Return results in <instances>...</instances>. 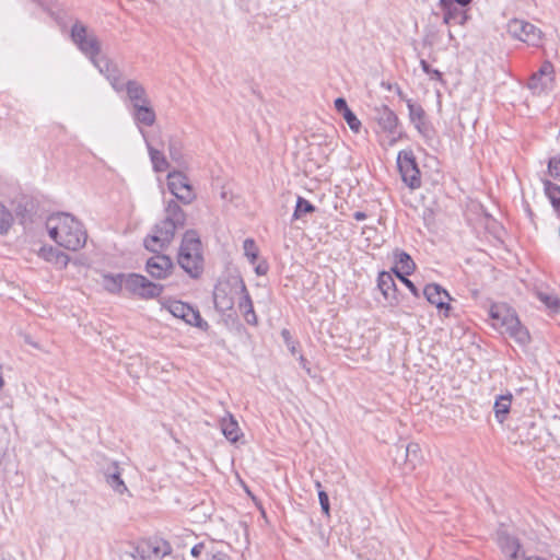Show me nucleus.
Masks as SVG:
<instances>
[{
  "label": "nucleus",
  "instance_id": "21",
  "mask_svg": "<svg viewBox=\"0 0 560 560\" xmlns=\"http://www.w3.org/2000/svg\"><path fill=\"white\" fill-rule=\"evenodd\" d=\"M497 541L506 560L517 559L521 544L516 537L509 535L506 532H498Z\"/></svg>",
  "mask_w": 560,
  "mask_h": 560
},
{
  "label": "nucleus",
  "instance_id": "36",
  "mask_svg": "<svg viewBox=\"0 0 560 560\" xmlns=\"http://www.w3.org/2000/svg\"><path fill=\"white\" fill-rule=\"evenodd\" d=\"M406 104L408 107L409 119L411 122H415L420 119H424L427 117L425 110L419 103H416L410 98H407Z\"/></svg>",
  "mask_w": 560,
  "mask_h": 560
},
{
  "label": "nucleus",
  "instance_id": "30",
  "mask_svg": "<svg viewBox=\"0 0 560 560\" xmlns=\"http://www.w3.org/2000/svg\"><path fill=\"white\" fill-rule=\"evenodd\" d=\"M536 26L520 19H513L508 23L509 35H535Z\"/></svg>",
  "mask_w": 560,
  "mask_h": 560
},
{
  "label": "nucleus",
  "instance_id": "32",
  "mask_svg": "<svg viewBox=\"0 0 560 560\" xmlns=\"http://www.w3.org/2000/svg\"><path fill=\"white\" fill-rule=\"evenodd\" d=\"M533 293L541 303H544L551 311H560V300L556 294L542 291L539 288H535L533 290Z\"/></svg>",
  "mask_w": 560,
  "mask_h": 560
},
{
  "label": "nucleus",
  "instance_id": "12",
  "mask_svg": "<svg viewBox=\"0 0 560 560\" xmlns=\"http://www.w3.org/2000/svg\"><path fill=\"white\" fill-rule=\"evenodd\" d=\"M133 551L139 556V560H162L171 552V546L165 540L141 541Z\"/></svg>",
  "mask_w": 560,
  "mask_h": 560
},
{
  "label": "nucleus",
  "instance_id": "27",
  "mask_svg": "<svg viewBox=\"0 0 560 560\" xmlns=\"http://www.w3.org/2000/svg\"><path fill=\"white\" fill-rule=\"evenodd\" d=\"M513 395L511 393L500 395L497 397L494 405H493V411L494 417L499 423H503L508 415L511 410Z\"/></svg>",
  "mask_w": 560,
  "mask_h": 560
},
{
  "label": "nucleus",
  "instance_id": "49",
  "mask_svg": "<svg viewBox=\"0 0 560 560\" xmlns=\"http://www.w3.org/2000/svg\"><path fill=\"white\" fill-rule=\"evenodd\" d=\"M205 548H206V546H205L203 542H198V544H196L191 548L190 553H191L192 557L198 558V557L201 556V553L203 552Z\"/></svg>",
  "mask_w": 560,
  "mask_h": 560
},
{
  "label": "nucleus",
  "instance_id": "33",
  "mask_svg": "<svg viewBox=\"0 0 560 560\" xmlns=\"http://www.w3.org/2000/svg\"><path fill=\"white\" fill-rule=\"evenodd\" d=\"M545 194L550 200L553 209L560 217V186L550 180L544 182Z\"/></svg>",
  "mask_w": 560,
  "mask_h": 560
},
{
  "label": "nucleus",
  "instance_id": "54",
  "mask_svg": "<svg viewBox=\"0 0 560 560\" xmlns=\"http://www.w3.org/2000/svg\"><path fill=\"white\" fill-rule=\"evenodd\" d=\"M389 272H392V275L394 273L398 279H399V276H402L400 273V270L397 268V264L394 265V267L392 268V270Z\"/></svg>",
  "mask_w": 560,
  "mask_h": 560
},
{
  "label": "nucleus",
  "instance_id": "6",
  "mask_svg": "<svg viewBox=\"0 0 560 560\" xmlns=\"http://www.w3.org/2000/svg\"><path fill=\"white\" fill-rule=\"evenodd\" d=\"M124 289L141 300H150L159 298L164 290V285L154 283L140 273L130 272L125 273Z\"/></svg>",
  "mask_w": 560,
  "mask_h": 560
},
{
  "label": "nucleus",
  "instance_id": "9",
  "mask_svg": "<svg viewBox=\"0 0 560 560\" xmlns=\"http://www.w3.org/2000/svg\"><path fill=\"white\" fill-rule=\"evenodd\" d=\"M555 81L553 65L546 60L541 63L540 68L532 74L528 80L527 86L535 94L546 93L552 90Z\"/></svg>",
  "mask_w": 560,
  "mask_h": 560
},
{
  "label": "nucleus",
  "instance_id": "50",
  "mask_svg": "<svg viewBox=\"0 0 560 560\" xmlns=\"http://www.w3.org/2000/svg\"><path fill=\"white\" fill-rule=\"evenodd\" d=\"M517 38L528 45H532V46H536V47L542 46V44L540 43L542 37H532L534 40H527L523 37H517Z\"/></svg>",
  "mask_w": 560,
  "mask_h": 560
},
{
  "label": "nucleus",
  "instance_id": "26",
  "mask_svg": "<svg viewBox=\"0 0 560 560\" xmlns=\"http://www.w3.org/2000/svg\"><path fill=\"white\" fill-rule=\"evenodd\" d=\"M71 39L91 61L101 55V44L97 37H71Z\"/></svg>",
  "mask_w": 560,
  "mask_h": 560
},
{
  "label": "nucleus",
  "instance_id": "48",
  "mask_svg": "<svg viewBox=\"0 0 560 560\" xmlns=\"http://www.w3.org/2000/svg\"><path fill=\"white\" fill-rule=\"evenodd\" d=\"M269 270V265L266 260L260 261L255 267V272L258 276H265Z\"/></svg>",
  "mask_w": 560,
  "mask_h": 560
},
{
  "label": "nucleus",
  "instance_id": "46",
  "mask_svg": "<svg viewBox=\"0 0 560 560\" xmlns=\"http://www.w3.org/2000/svg\"><path fill=\"white\" fill-rule=\"evenodd\" d=\"M409 275L399 276V280L409 289L413 296L419 298L420 293L415 283L408 279Z\"/></svg>",
  "mask_w": 560,
  "mask_h": 560
},
{
  "label": "nucleus",
  "instance_id": "25",
  "mask_svg": "<svg viewBox=\"0 0 560 560\" xmlns=\"http://www.w3.org/2000/svg\"><path fill=\"white\" fill-rule=\"evenodd\" d=\"M220 429L225 439L231 443H236L243 436L236 419L230 412L220 420Z\"/></svg>",
  "mask_w": 560,
  "mask_h": 560
},
{
  "label": "nucleus",
  "instance_id": "45",
  "mask_svg": "<svg viewBox=\"0 0 560 560\" xmlns=\"http://www.w3.org/2000/svg\"><path fill=\"white\" fill-rule=\"evenodd\" d=\"M207 560H232L226 552L214 549L207 551Z\"/></svg>",
  "mask_w": 560,
  "mask_h": 560
},
{
  "label": "nucleus",
  "instance_id": "1",
  "mask_svg": "<svg viewBox=\"0 0 560 560\" xmlns=\"http://www.w3.org/2000/svg\"><path fill=\"white\" fill-rule=\"evenodd\" d=\"M165 217L154 224L151 233L143 240V246L151 253L162 252L174 240L178 229L186 224V213L176 200H170L164 208Z\"/></svg>",
  "mask_w": 560,
  "mask_h": 560
},
{
  "label": "nucleus",
  "instance_id": "57",
  "mask_svg": "<svg viewBox=\"0 0 560 560\" xmlns=\"http://www.w3.org/2000/svg\"><path fill=\"white\" fill-rule=\"evenodd\" d=\"M58 258H62L63 259V264L67 265V261H68V256L67 255L60 254V255H58Z\"/></svg>",
  "mask_w": 560,
  "mask_h": 560
},
{
  "label": "nucleus",
  "instance_id": "13",
  "mask_svg": "<svg viewBox=\"0 0 560 560\" xmlns=\"http://www.w3.org/2000/svg\"><path fill=\"white\" fill-rule=\"evenodd\" d=\"M145 262V271L155 279H166L171 276L174 264L173 260L161 252L154 253Z\"/></svg>",
  "mask_w": 560,
  "mask_h": 560
},
{
  "label": "nucleus",
  "instance_id": "34",
  "mask_svg": "<svg viewBox=\"0 0 560 560\" xmlns=\"http://www.w3.org/2000/svg\"><path fill=\"white\" fill-rule=\"evenodd\" d=\"M316 211V207L304 197L298 196L295 209L293 212V220H300L303 215Z\"/></svg>",
  "mask_w": 560,
  "mask_h": 560
},
{
  "label": "nucleus",
  "instance_id": "42",
  "mask_svg": "<svg viewBox=\"0 0 560 560\" xmlns=\"http://www.w3.org/2000/svg\"><path fill=\"white\" fill-rule=\"evenodd\" d=\"M342 117L347 121L349 128L353 132L358 133L360 131V129H361V121L358 119V117L355 116V114L351 109H349L348 112L342 114Z\"/></svg>",
  "mask_w": 560,
  "mask_h": 560
},
{
  "label": "nucleus",
  "instance_id": "43",
  "mask_svg": "<svg viewBox=\"0 0 560 560\" xmlns=\"http://www.w3.org/2000/svg\"><path fill=\"white\" fill-rule=\"evenodd\" d=\"M548 171L553 178L560 179V154L549 159Z\"/></svg>",
  "mask_w": 560,
  "mask_h": 560
},
{
  "label": "nucleus",
  "instance_id": "41",
  "mask_svg": "<svg viewBox=\"0 0 560 560\" xmlns=\"http://www.w3.org/2000/svg\"><path fill=\"white\" fill-rule=\"evenodd\" d=\"M316 488L318 489V500L322 511L328 516L330 511L329 497L326 491L322 490V485L319 481L316 482Z\"/></svg>",
  "mask_w": 560,
  "mask_h": 560
},
{
  "label": "nucleus",
  "instance_id": "51",
  "mask_svg": "<svg viewBox=\"0 0 560 560\" xmlns=\"http://www.w3.org/2000/svg\"><path fill=\"white\" fill-rule=\"evenodd\" d=\"M450 1L453 3V5L455 8H462V9H464L471 2V0H450Z\"/></svg>",
  "mask_w": 560,
  "mask_h": 560
},
{
  "label": "nucleus",
  "instance_id": "4",
  "mask_svg": "<svg viewBox=\"0 0 560 560\" xmlns=\"http://www.w3.org/2000/svg\"><path fill=\"white\" fill-rule=\"evenodd\" d=\"M177 261L191 278L198 279L202 275L205 265L202 244L195 230L184 233Z\"/></svg>",
  "mask_w": 560,
  "mask_h": 560
},
{
  "label": "nucleus",
  "instance_id": "58",
  "mask_svg": "<svg viewBox=\"0 0 560 560\" xmlns=\"http://www.w3.org/2000/svg\"><path fill=\"white\" fill-rule=\"evenodd\" d=\"M530 439H532V434H530V432H528V433L526 434V436H525V441H526V442H529V441H530ZM523 442H524V440H522V443H523Z\"/></svg>",
  "mask_w": 560,
  "mask_h": 560
},
{
  "label": "nucleus",
  "instance_id": "3",
  "mask_svg": "<svg viewBox=\"0 0 560 560\" xmlns=\"http://www.w3.org/2000/svg\"><path fill=\"white\" fill-rule=\"evenodd\" d=\"M489 317L492 320V326L501 334H506L518 345L529 343L530 335L513 308L505 304H493L489 310Z\"/></svg>",
  "mask_w": 560,
  "mask_h": 560
},
{
  "label": "nucleus",
  "instance_id": "17",
  "mask_svg": "<svg viewBox=\"0 0 560 560\" xmlns=\"http://www.w3.org/2000/svg\"><path fill=\"white\" fill-rule=\"evenodd\" d=\"M376 112L377 124L385 132L394 137L400 135L398 131L399 119L394 110H392L388 106L383 105L381 108H377Z\"/></svg>",
  "mask_w": 560,
  "mask_h": 560
},
{
  "label": "nucleus",
  "instance_id": "28",
  "mask_svg": "<svg viewBox=\"0 0 560 560\" xmlns=\"http://www.w3.org/2000/svg\"><path fill=\"white\" fill-rule=\"evenodd\" d=\"M125 284V273H104L102 276V285L103 288L112 293L119 294L121 293Z\"/></svg>",
  "mask_w": 560,
  "mask_h": 560
},
{
  "label": "nucleus",
  "instance_id": "15",
  "mask_svg": "<svg viewBox=\"0 0 560 560\" xmlns=\"http://www.w3.org/2000/svg\"><path fill=\"white\" fill-rule=\"evenodd\" d=\"M377 288L389 306H397L399 304L398 290L392 272L381 271L378 273Z\"/></svg>",
  "mask_w": 560,
  "mask_h": 560
},
{
  "label": "nucleus",
  "instance_id": "20",
  "mask_svg": "<svg viewBox=\"0 0 560 560\" xmlns=\"http://www.w3.org/2000/svg\"><path fill=\"white\" fill-rule=\"evenodd\" d=\"M106 483L118 494L128 493L131 497L127 486L125 485L120 468L117 462L110 463V465L104 471Z\"/></svg>",
  "mask_w": 560,
  "mask_h": 560
},
{
  "label": "nucleus",
  "instance_id": "60",
  "mask_svg": "<svg viewBox=\"0 0 560 560\" xmlns=\"http://www.w3.org/2000/svg\"><path fill=\"white\" fill-rule=\"evenodd\" d=\"M560 560V559H559Z\"/></svg>",
  "mask_w": 560,
  "mask_h": 560
},
{
  "label": "nucleus",
  "instance_id": "59",
  "mask_svg": "<svg viewBox=\"0 0 560 560\" xmlns=\"http://www.w3.org/2000/svg\"><path fill=\"white\" fill-rule=\"evenodd\" d=\"M525 560H547V559L539 558V557H535V558L529 557V558H526Z\"/></svg>",
  "mask_w": 560,
  "mask_h": 560
},
{
  "label": "nucleus",
  "instance_id": "10",
  "mask_svg": "<svg viewBox=\"0 0 560 560\" xmlns=\"http://www.w3.org/2000/svg\"><path fill=\"white\" fill-rule=\"evenodd\" d=\"M171 314L177 318L183 319L186 324L206 330L209 325L202 319L200 312L194 308L188 303L182 301H173L168 305Z\"/></svg>",
  "mask_w": 560,
  "mask_h": 560
},
{
  "label": "nucleus",
  "instance_id": "53",
  "mask_svg": "<svg viewBox=\"0 0 560 560\" xmlns=\"http://www.w3.org/2000/svg\"><path fill=\"white\" fill-rule=\"evenodd\" d=\"M523 427L525 428H528V429H536V424L534 421L532 420H526L523 422Z\"/></svg>",
  "mask_w": 560,
  "mask_h": 560
},
{
  "label": "nucleus",
  "instance_id": "29",
  "mask_svg": "<svg viewBox=\"0 0 560 560\" xmlns=\"http://www.w3.org/2000/svg\"><path fill=\"white\" fill-rule=\"evenodd\" d=\"M394 261L397 264L401 275H411L416 269V264L411 256L404 250L396 249L394 252Z\"/></svg>",
  "mask_w": 560,
  "mask_h": 560
},
{
  "label": "nucleus",
  "instance_id": "8",
  "mask_svg": "<svg viewBox=\"0 0 560 560\" xmlns=\"http://www.w3.org/2000/svg\"><path fill=\"white\" fill-rule=\"evenodd\" d=\"M167 187L176 200L184 205H190L196 199V192L189 178L180 171L168 173Z\"/></svg>",
  "mask_w": 560,
  "mask_h": 560
},
{
  "label": "nucleus",
  "instance_id": "35",
  "mask_svg": "<svg viewBox=\"0 0 560 560\" xmlns=\"http://www.w3.org/2000/svg\"><path fill=\"white\" fill-rule=\"evenodd\" d=\"M13 223L12 213L0 201V235H5Z\"/></svg>",
  "mask_w": 560,
  "mask_h": 560
},
{
  "label": "nucleus",
  "instance_id": "19",
  "mask_svg": "<svg viewBox=\"0 0 560 560\" xmlns=\"http://www.w3.org/2000/svg\"><path fill=\"white\" fill-rule=\"evenodd\" d=\"M240 292L242 293V296L238 302V308L243 314L245 322L248 325L257 326L258 317L255 313L252 298L243 280H241Z\"/></svg>",
  "mask_w": 560,
  "mask_h": 560
},
{
  "label": "nucleus",
  "instance_id": "47",
  "mask_svg": "<svg viewBox=\"0 0 560 560\" xmlns=\"http://www.w3.org/2000/svg\"><path fill=\"white\" fill-rule=\"evenodd\" d=\"M335 108L341 115L350 109L348 107L347 101L343 97H338L335 100Z\"/></svg>",
  "mask_w": 560,
  "mask_h": 560
},
{
  "label": "nucleus",
  "instance_id": "52",
  "mask_svg": "<svg viewBox=\"0 0 560 560\" xmlns=\"http://www.w3.org/2000/svg\"><path fill=\"white\" fill-rule=\"evenodd\" d=\"M368 218L366 213L363 211H355L353 213V219L357 221H363Z\"/></svg>",
  "mask_w": 560,
  "mask_h": 560
},
{
  "label": "nucleus",
  "instance_id": "24",
  "mask_svg": "<svg viewBox=\"0 0 560 560\" xmlns=\"http://www.w3.org/2000/svg\"><path fill=\"white\" fill-rule=\"evenodd\" d=\"M130 113L135 122L139 126L143 125L151 127L156 120V115L151 106V102L147 104H136V106L131 108Z\"/></svg>",
  "mask_w": 560,
  "mask_h": 560
},
{
  "label": "nucleus",
  "instance_id": "22",
  "mask_svg": "<svg viewBox=\"0 0 560 560\" xmlns=\"http://www.w3.org/2000/svg\"><path fill=\"white\" fill-rule=\"evenodd\" d=\"M122 92H126L127 98L131 104V108L135 107L136 104L150 103L144 86L136 80H128L124 82Z\"/></svg>",
  "mask_w": 560,
  "mask_h": 560
},
{
  "label": "nucleus",
  "instance_id": "37",
  "mask_svg": "<svg viewBox=\"0 0 560 560\" xmlns=\"http://www.w3.org/2000/svg\"><path fill=\"white\" fill-rule=\"evenodd\" d=\"M244 255L248 259L249 264L254 265L259 255V249L253 238H246L243 242Z\"/></svg>",
  "mask_w": 560,
  "mask_h": 560
},
{
  "label": "nucleus",
  "instance_id": "16",
  "mask_svg": "<svg viewBox=\"0 0 560 560\" xmlns=\"http://www.w3.org/2000/svg\"><path fill=\"white\" fill-rule=\"evenodd\" d=\"M439 4L443 13V22L446 25H463L467 21L468 15L465 9L455 8L450 0H440Z\"/></svg>",
  "mask_w": 560,
  "mask_h": 560
},
{
  "label": "nucleus",
  "instance_id": "40",
  "mask_svg": "<svg viewBox=\"0 0 560 560\" xmlns=\"http://www.w3.org/2000/svg\"><path fill=\"white\" fill-rule=\"evenodd\" d=\"M137 545L128 542L126 546L119 549V560H139V556L133 551Z\"/></svg>",
  "mask_w": 560,
  "mask_h": 560
},
{
  "label": "nucleus",
  "instance_id": "2",
  "mask_svg": "<svg viewBox=\"0 0 560 560\" xmlns=\"http://www.w3.org/2000/svg\"><path fill=\"white\" fill-rule=\"evenodd\" d=\"M46 226L50 238L66 249L78 250L86 243V231L82 223L70 213L59 212L50 215Z\"/></svg>",
  "mask_w": 560,
  "mask_h": 560
},
{
  "label": "nucleus",
  "instance_id": "31",
  "mask_svg": "<svg viewBox=\"0 0 560 560\" xmlns=\"http://www.w3.org/2000/svg\"><path fill=\"white\" fill-rule=\"evenodd\" d=\"M420 136L424 139L427 144H431L435 139L436 131L433 125L425 117L424 119L417 120L411 122Z\"/></svg>",
  "mask_w": 560,
  "mask_h": 560
},
{
  "label": "nucleus",
  "instance_id": "44",
  "mask_svg": "<svg viewBox=\"0 0 560 560\" xmlns=\"http://www.w3.org/2000/svg\"><path fill=\"white\" fill-rule=\"evenodd\" d=\"M281 337L283 339V342L285 343V346L290 350V352L292 354H295L296 347L299 346V342L292 338L291 332L288 329H282L281 330Z\"/></svg>",
  "mask_w": 560,
  "mask_h": 560
},
{
  "label": "nucleus",
  "instance_id": "39",
  "mask_svg": "<svg viewBox=\"0 0 560 560\" xmlns=\"http://www.w3.org/2000/svg\"><path fill=\"white\" fill-rule=\"evenodd\" d=\"M420 67L422 69V71L428 74L430 77L431 80H435V81H439L441 83H445L444 79H443V73L438 70V69H433L427 60L424 59H420Z\"/></svg>",
  "mask_w": 560,
  "mask_h": 560
},
{
  "label": "nucleus",
  "instance_id": "7",
  "mask_svg": "<svg viewBox=\"0 0 560 560\" xmlns=\"http://www.w3.org/2000/svg\"><path fill=\"white\" fill-rule=\"evenodd\" d=\"M397 166L402 182L409 188L417 189L421 186V173L411 150H402L398 153Z\"/></svg>",
  "mask_w": 560,
  "mask_h": 560
},
{
  "label": "nucleus",
  "instance_id": "18",
  "mask_svg": "<svg viewBox=\"0 0 560 560\" xmlns=\"http://www.w3.org/2000/svg\"><path fill=\"white\" fill-rule=\"evenodd\" d=\"M213 303H214V307L220 313H225L233 308L234 296L232 294V289L230 288V285L228 283L219 284L214 288Z\"/></svg>",
  "mask_w": 560,
  "mask_h": 560
},
{
  "label": "nucleus",
  "instance_id": "14",
  "mask_svg": "<svg viewBox=\"0 0 560 560\" xmlns=\"http://www.w3.org/2000/svg\"><path fill=\"white\" fill-rule=\"evenodd\" d=\"M423 295L429 303L435 305L439 311L444 312V316H448L451 305L448 301L452 300L450 293L438 283H429L424 287Z\"/></svg>",
  "mask_w": 560,
  "mask_h": 560
},
{
  "label": "nucleus",
  "instance_id": "23",
  "mask_svg": "<svg viewBox=\"0 0 560 560\" xmlns=\"http://www.w3.org/2000/svg\"><path fill=\"white\" fill-rule=\"evenodd\" d=\"M139 130L145 141L153 171L156 173L165 172L168 168L170 164L164 153L161 150L153 147L152 141L148 138L147 132L141 127L139 128Z\"/></svg>",
  "mask_w": 560,
  "mask_h": 560
},
{
  "label": "nucleus",
  "instance_id": "56",
  "mask_svg": "<svg viewBox=\"0 0 560 560\" xmlns=\"http://www.w3.org/2000/svg\"><path fill=\"white\" fill-rule=\"evenodd\" d=\"M300 362H301L302 366H303L304 369H306V363H307V361H306V359H305L303 355H301V357H300Z\"/></svg>",
  "mask_w": 560,
  "mask_h": 560
},
{
  "label": "nucleus",
  "instance_id": "11",
  "mask_svg": "<svg viewBox=\"0 0 560 560\" xmlns=\"http://www.w3.org/2000/svg\"><path fill=\"white\" fill-rule=\"evenodd\" d=\"M98 71L105 75L117 93L124 91V80L120 70L107 57L100 55L93 61Z\"/></svg>",
  "mask_w": 560,
  "mask_h": 560
},
{
  "label": "nucleus",
  "instance_id": "38",
  "mask_svg": "<svg viewBox=\"0 0 560 560\" xmlns=\"http://www.w3.org/2000/svg\"><path fill=\"white\" fill-rule=\"evenodd\" d=\"M168 154L171 159L177 163H180L184 159L183 154V144L182 142L176 138H171L168 140Z\"/></svg>",
  "mask_w": 560,
  "mask_h": 560
},
{
  "label": "nucleus",
  "instance_id": "5",
  "mask_svg": "<svg viewBox=\"0 0 560 560\" xmlns=\"http://www.w3.org/2000/svg\"><path fill=\"white\" fill-rule=\"evenodd\" d=\"M59 26L61 33L69 31V35H86L88 27L79 20H73L65 10L57 8L56 0H31Z\"/></svg>",
  "mask_w": 560,
  "mask_h": 560
},
{
  "label": "nucleus",
  "instance_id": "55",
  "mask_svg": "<svg viewBox=\"0 0 560 560\" xmlns=\"http://www.w3.org/2000/svg\"><path fill=\"white\" fill-rule=\"evenodd\" d=\"M418 448V444H409L407 446V453L409 452H416V450Z\"/></svg>",
  "mask_w": 560,
  "mask_h": 560
}]
</instances>
